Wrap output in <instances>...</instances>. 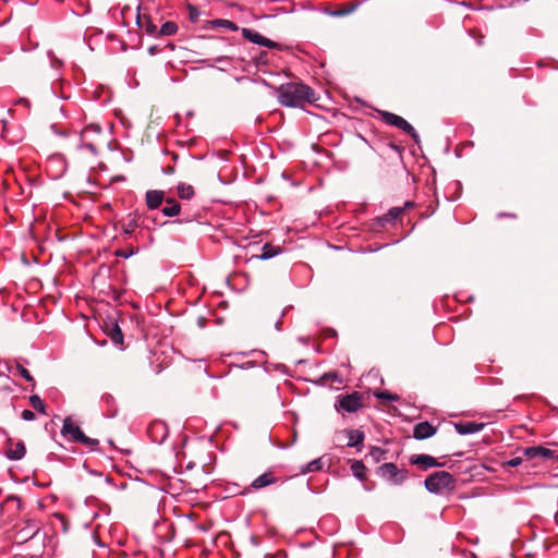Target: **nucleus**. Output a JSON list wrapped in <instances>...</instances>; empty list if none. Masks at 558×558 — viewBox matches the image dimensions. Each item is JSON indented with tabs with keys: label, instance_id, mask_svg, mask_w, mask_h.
Segmentation results:
<instances>
[{
	"label": "nucleus",
	"instance_id": "39",
	"mask_svg": "<svg viewBox=\"0 0 558 558\" xmlns=\"http://www.w3.org/2000/svg\"><path fill=\"white\" fill-rule=\"evenodd\" d=\"M166 174H171L173 173V168H168V170L165 171Z\"/></svg>",
	"mask_w": 558,
	"mask_h": 558
},
{
	"label": "nucleus",
	"instance_id": "20",
	"mask_svg": "<svg viewBox=\"0 0 558 558\" xmlns=\"http://www.w3.org/2000/svg\"><path fill=\"white\" fill-rule=\"evenodd\" d=\"M107 333L114 344L120 345L123 343V333L117 323L107 326Z\"/></svg>",
	"mask_w": 558,
	"mask_h": 558
},
{
	"label": "nucleus",
	"instance_id": "18",
	"mask_svg": "<svg viewBox=\"0 0 558 558\" xmlns=\"http://www.w3.org/2000/svg\"><path fill=\"white\" fill-rule=\"evenodd\" d=\"M136 23L140 27L144 28L146 34L150 36L157 35V26L153 23L151 19L149 16H141V14H137Z\"/></svg>",
	"mask_w": 558,
	"mask_h": 558
},
{
	"label": "nucleus",
	"instance_id": "37",
	"mask_svg": "<svg viewBox=\"0 0 558 558\" xmlns=\"http://www.w3.org/2000/svg\"><path fill=\"white\" fill-rule=\"evenodd\" d=\"M324 378H332L333 380H336L338 383H342V380L338 377V375L333 374V373L325 374Z\"/></svg>",
	"mask_w": 558,
	"mask_h": 558
},
{
	"label": "nucleus",
	"instance_id": "36",
	"mask_svg": "<svg viewBox=\"0 0 558 558\" xmlns=\"http://www.w3.org/2000/svg\"><path fill=\"white\" fill-rule=\"evenodd\" d=\"M522 463V458L515 457L507 461V465L515 468L519 466Z\"/></svg>",
	"mask_w": 558,
	"mask_h": 558
},
{
	"label": "nucleus",
	"instance_id": "1",
	"mask_svg": "<svg viewBox=\"0 0 558 558\" xmlns=\"http://www.w3.org/2000/svg\"><path fill=\"white\" fill-rule=\"evenodd\" d=\"M276 93L279 104L284 107H302L305 102L313 104L317 100L314 89L302 82L281 84Z\"/></svg>",
	"mask_w": 558,
	"mask_h": 558
},
{
	"label": "nucleus",
	"instance_id": "10",
	"mask_svg": "<svg viewBox=\"0 0 558 558\" xmlns=\"http://www.w3.org/2000/svg\"><path fill=\"white\" fill-rule=\"evenodd\" d=\"M410 462L414 465L421 466L423 470L430 468L444 466L445 463L438 462V460L429 454H413L410 458Z\"/></svg>",
	"mask_w": 558,
	"mask_h": 558
},
{
	"label": "nucleus",
	"instance_id": "5",
	"mask_svg": "<svg viewBox=\"0 0 558 558\" xmlns=\"http://www.w3.org/2000/svg\"><path fill=\"white\" fill-rule=\"evenodd\" d=\"M362 396L359 392H352L350 395L339 397L335 404L339 412L343 411L348 413L356 412L362 408Z\"/></svg>",
	"mask_w": 558,
	"mask_h": 558
},
{
	"label": "nucleus",
	"instance_id": "23",
	"mask_svg": "<svg viewBox=\"0 0 558 558\" xmlns=\"http://www.w3.org/2000/svg\"><path fill=\"white\" fill-rule=\"evenodd\" d=\"M280 252L281 248L279 246H272L271 244L267 243L262 247V254L258 257L266 260L277 256Z\"/></svg>",
	"mask_w": 558,
	"mask_h": 558
},
{
	"label": "nucleus",
	"instance_id": "3",
	"mask_svg": "<svg viewBox=\"0 0 558 558\" xmlns=\"http://www.w3.org/2000/svg\"><path fill=\"white\" fill-rule=\"evenodd\" d=\"M61 434H62V436L71 439L75 442H81V444H84L89 447L98 445V440L87 437L82 432L80 426L76 425L70 416L64 418Z\"/></svg>",
	"mask_w": 558,
	"mask_h": 558
},
{
	"label": "nucleus",
	"instance_id": "7",
	"mask_svg": "<svg viewBox=\"0 0 558 558\" xmlns=\"http://www.w3.org/2000/svg\"><path fill=\"white\" fill-rule=\"evenodd\" d=\"M101 132V128L97 124H90L86 126L81 133V145L78 148H85L89 150L93 155H97L96 143L94 141L95 136H99Z\"/></svg>",
	"mask_w": 558,
	"mask_h": 558
},
{
	"label": "nucleus",
	"instance_id": "11",
	"mask_svg": "<svg viewBox=\"0 0 558 558\" xmlns=\"http://www.w3.org/2000/svg\"><path fill=\"white\" fill-rule=\"evenodd\" d=\"M148 433L153 439V441L157 444H162L168 435V427L161 421L153 422L148 427Z\"/></svg>",
	"mask_w": 558,
	"mask_h": 558
},
{
	"label": "nucleus",
	"instance_id": "8",
	"mask_svg": "<svg viewBox=\"0 0 558 558\" xmlns=\"http://www.w3.org/2000/svg\"><path fill=\"white\" fill-rule=\"evenodd\" d=\"M242 33V36L253 43V44H256L258 46H263V47H266V48H269V49H281V45L269 39V38H266L265 36H263L262 34H259L258 32L252 29V28H242L241 31Z\"/></svg>",
	"mask_w": 558,
	"mask_h": 558
},
{
	"label": "nucleus",
	"instance_id": "32",
	"mask_svg": "<svg viewBox=\"0 0 558 558\" xmlns=\"http://www.w3.org/2000/svg\"><path fill=\"white\" fill-rule=\"evenodd\" d=\"M374 396L377 398V399H380V400H388V401H396L399 399V397L397 395H392L388 391H379V392H375Z\"/></svg>",
	"mask_w": 558,
	"mask_h": 558
},
{
	"label": "nucleus",
	"instance_id": "2",
	"mask_svg": "<svg viewBox=\"0 0 558 558\" xmlns=\"http://www.w3.org/2000/svg\"><path fill=\"white\" fill-rule=\"evenodd\" d=\"M424 485L429 493L438 495L445 490H452L454 488V478L447 471H438L427 476Z\"/></svg>",
	"mask_w": 558,
	"mask_h": 558
},
{
	"label": "nucleus",
	"instance_id": "25",
	"mask_svg": "<svg viewBox=\"0 0 558 558\" xmlns=\"http://www.w3.org/2000/svg\"><path fill=\"white\" fill-rule=\"evenodd\" d=\"M178 195L181 199H191L194 196V187L186 183H179Z\"/></svg>",
	"mask_w": 558,
	"mask_h": 558
},
{
	"label": "nucleus",
	"instance_id": "34",
	"mask_svg": "<svg viewBox=\"0 0 558 558\" xmlns=\"http://www.w3.org/2000/svg\"><path fill=\"white\" fill-rule=\"evenodd\" d=\"M48 56L50 58V63H51L52 68L58 69V68L62 66V64H63L62 61L59 60L57 57H54L51 51L48 52Z\"/></svg>",
	"mask_w": 558,
	"mask_h": 558
},
{
	"label": "nucleus",
	"instance_id": "22",
	"mask_svg": "<svg viewBox=\"0 0 558 558\" xmlns=\"http://www.w3.org/2000/svg\"><path fill=\"white\" fill-rule=\"evenodd\" d=\"M167 206L162 208V214L167 217H175L180 213V204L173 198L166 199Z\"/></svg>",
	"mask_w": 558,
	"mask_h": 558
},
{
	"label": "nucleus",
	"instance_id": "14",
	"mask_svg": "<svg viewBox=\"0 0 558 558\" xmlns=\"http://www.w3.org/2000/svg\"><path fill=\"white\" fill-rule=\"evenodd\" d=\"M436 434V428L428 422H421L414 426L413 436L416 439H426Z\"/></svg>",
	"mask_w": 558,
	"mask_h": 558
},
{
	"label": "nucleus",
	"instance_id": "38",
	"mask_svg": "<svg viewBox=\"0 0 558 558\" xmlns=\"http://www.w3.org/2000/svg\"><path fill=\"white\" fill-rule=\"evenodd\" d=\"M413 206H414V203H413V202H411V201H407V202L404 203L403 207H402V208H403V211H404L407 208H411V207H413Z\"/></svg>",
	"mask_w": 558,
	"mask_h": 558
},
{
	"label": "nucleus",
	"instance_id": "30",
	"mask_svg": "<svg viewBox=\"0 0 558 558\" xmlns=\"http://www.w3.org/2000/svg\"><path fill=\"white\" fill-rule=\"evenodd\" d=\"M369 457L375 461L379 462L386 458V450L379 448V447H373L369 450Z\"/></svg>",
	"mask_w": 558,
	"mask_h": 558
},
{
	"label": "nucleus",
	"instance_id": "24",
	"mask_svg": "<svg viewBox=\"0 0 558 558\" xmlns=\"http://www.w3.org/2000/svg\"><path fill=\"white\" fill-rule=\"evenodd\" d=\"M322 468H323L322 458L314 459V460L310 461L308 463L301 466V473L306 474V473L317 472V471L322 470Z\"/></svg>",
	"mask_w": 558,
	"mask_h": 558
},
{
	"label": "nucleus",
	"instance_id": "21",
	"mask_svg": "<svg viewBox=\"0 0 558 558\" xmlns=\"http://www.w3.org/2000/svg\"><path fill=\"white\" fill-rule=\"evenodd\" d=\"M403 214V208L401 207H392L387 214L379 218L381 225L384 223H393L401 215Z\"/></svg>",
	"mask_w": 558,
	"mask_h": 558
},
{
	"label": "nucleus",
	"instance_id": "12",
	"mask_svg": "<svg viewBox=\"0 0 558 558\" xmlns=\"http://www.w3.org/2000/svg\"><path fill=\"white\" fill-rule=\"evenodd\" d=\"M485 427L484 423H476V422H458L454 423V429L460 435H471L476 434L483 430Z\"/></svg>",
	"mask_w": 558,
	"mask_h": 558
},
{
	"label": "nucleus",
	"instance_id": "42",
	"mask_svg": "<svg viewBox=\"0 0 558 558\" xmlns=\"http://www.w3.org/2000/svg\"><path fill=\"white\" fill-rule=\"evenodd\" d=\"M348 12H349V11H347V13H348ZM337 14H338V15H341V14H345V12H338Z\"/></svg>",
	"mask_w": 558,
	"mask_h": 558
},
{
	"label": "nucleus",
	"instance_id": "31",
	"mask_svg": "<svg viewBox=\"0 0 558 558\" xmlns=\"http://www.w3.org/2000/svg\"><path fill=\"white\" fill-rule=\"evenodd\" d=\"M137 252H138L137 248L130 246L126 248L116 251V256L126 259V258H130L131 256L135 255Z\"/></svg>",
	"mask_w": 558,
	"mask_h": 558
},
{
	"label": "nucleus",
	"instance_id": "40",
	"mask_svg": "<svg viewBox=\"0 0 558 558\" xmlns=\"http://www.w3.org/2000/svg\"><path fill=\"white\" fill-rule=\"evenodd\" d=\"M148 51H149V53H150V54H154V52H155V47H150Z\"/></svg>",
	"mask_w": 558,
	"mask_h": 558
},
{
	"label": "nucleus",
	"instance_id": "4",
	"mask_svg": "<svg viewBox=\"0 0 558 558\" xmlns=\"http://www.w3.org/2000/svg\"><path fill=\"white\" fill-rule=\"evenodd\" d=\"M380 114H381L383 120L387 124L393 125V126L404 131L416 143H418L420 136H418L417 132L415 131V129L405 119H403L402 117H400L398 114H395V113H391V112H387V111H381Z\"/></svg>",
	"mask_w": 558,
	"mask_h": 558
},
{
	"label": "nucleus",
	"instance_id": "41",
	"mask_svg": "<svg viewBox=\"0 0 558 558\" xmlns=\"http://www.w3.org/2000/svg\"><path fill=\"white\" fill-rule=\"evenodd\" d=\"M276 329H277V330H280V322H277V323H276Z\"/></svg>",
	"mask_w": 558,
	"mask_h": 558
},
{
	"label": "nucleus",
	"instance_id": "26",
	"mask_svg": "<svg viewBox=\"0 0 558 558\" xmlns=\"http://www.w3.org/2000/svg\"><path fill=\"white\" fill-rule=\"evenodd\" d=\"M177 32H178L177 23H174L172 21H168L161 25V27L157 34L159 36H172L174 34H177Z\"/></svg>",
	"mask_w": 558,
	"mask_h": 558
},
{
	"label": "nucleus",
	"instance_id": "27",
	"mask_svg": "<svg viewBox=\"0 0 558 558\" xmlns=\"http://www.w3.org/2000/svg\"><path fill=\"white\" fill-rule=\"evenodd\" d=\"M31 405L38 411L39 413L46 414V404L44 400L38 395H33L29 397Z\"/></svg>",
	"mask_w": 558,
	"mask_h": 558
},
{
	"label": "nucleus",
	"instance_id": "29",
	"mask_svg": "<svg viewBox=\"0 0 558 558\" xmlns=\"http://www.w3.org/2000/svg\"><path fill=\"white\" fill-rule=\"evenodd\" d=\"M25 454V447L23 444H17L14 449H11L8 452V458L11 460H20Z\"/></svg>",
	"mask_w": 558,
	"mask_h": 558
},
{
	"label": "nucleus",
	"instance_id": "28",
	"mask_svg": "<svg viewBox=\"0 0 558 558\" xmlns=\"http://www.w3.org/2000/svg\"><path fill=\"white\" fill-rule=\"evenodd\" d=\"M365 465L363 464L362 461H353V463L351 464V471L353 473V475L359 478V480H363L364 476H365Z\"/></svg>",
	"mask_w": 558,
	"mask_h": 558
},
{
	"label": "nucleus",
	"instance_id": "33",
	"mask_svg": "<svg viewBox=\"0 0 558 558\" xmlns=\"http://www.w3.org/2000/svg\"><path fill=\"white\" fill-rule=\"evenodd\" d=\"M219 24L222 25L223 27H226L229 31H232V32L238 31V25L235 23H233L232 21L220 20Z\"/></svg>",
	"mask_w": 558,
	"mask_h": 558
},
{
	"label": "nucleus",
	"instance_id": "15",
	"mask_svg": "<svg viewBox=\"0 0 558 558\" xmlns=\"http://www.w3.org/2000/svg\"><path fill=\"white\" fill-rule=\"evenodd\" d=\"M8 364V371L13 375H20L24 379L34 384V378L31 373L16 360L10 361Z\"/></svg>",
	"mask_w": 558,
	"mask_h": 558
},
{
	"label": "nucleus",
	"instance_id": "13",
	"mask_svg": "<svg viewBox=\"0 0 558 558\" xmlns=\"http://www.w3.org/2000/svg\"><path fill=\"white\" fill-rule=\"evenodd\" d=\"M165 199V192L159 190H149L145 194V202L148 209L159 208Z\"/></svg>",
	"mask_w": 558,
	"mask_h": 558
},
{
	"label": "nucleus",
	"instance_id": "17",
	"mask_svg": "<svg viewBox=\"0 0 558 558\" xmlns=\"http://www.w3.org/2000/svg\"><path fill=\"white\" fill-rule=\"evenodd\" d=\"M275 483L276 477L270 472H265L252 482L251 487L257 490Z\"/></svg>",
	"mask_w": 558,
	"mask_h": 558
},
{
	"label": "nucleus",
	"instance_id": "35",
	"mask_svg": "<svg viewBox=\"0 0 558 558\" xmlns=\"http://www.w3.org/2000/svg\"><path fill=\"white\" fill-rule=\"evenodd\" d=\"M21 417L24 420V421H34L36 418V415L33 411L31 410H24L21 414Z\"/></svg>",
	"mask_w": 558,
	"mask_h": 558
},
{
	"label": "nucleus",
	"instance_id": "6",
	"mask_svg": "<svg viewBox=\"0 0 558 558\" xmlns=\"http://www.w3.org/2000/svg\"><path fill=\"white\" fill-rule=\"evenodd\" d=\"M378 473L393 485H400L407 480L405 471L399 470L392 462L380 465Z\"/></svg>",
	"mask_w": 558,
	"mask_h": 558
},
{
	"label": "nucleus",
	"instance_id": "16",
	"mask_svg": "<svg viewBox=\"0 0 558 558\" xmlns=\"http://www.w3.org/2000/svg\"><path fill=\"white\" fill-rule=\"evenodd\" d=\"M138 228V223L135 218H129L126 221H124L121 226L122 229V235L124 239H138V234L136 232V229Z\"/></svg>",
	"mask_w": 558,
	"mask_h": 558
},
{
	"label": "nucleus",
	"instance_id": "19",
	"mask_svg": "<svg viewBox=\"0 0 558 558\" xmlns=\"http://www.w3.org/2000/svg\"><path fill=\"white\" fill-rule=\"evenodd\" d=\"M348 436L347 446L350 448L359 447L364 441V433L360 429H348L345 430Z\"/></svg>",
	"mask_w": 558,
	"mask_h": 558
},
{
	"label": "nucleus",
	"instance_id": "9",
	"mask_svg": "<svg viewBox=\"0 0 558 558\" xmlns=\"http://www.w3.org/2000/svg\"><path fill=\"white\" fill-rule=\"evenodd\" d=\"M524 456L529 459L542 458L544 460L558 459L557 450L542 446H532L524 449Z\"/></svg>",
	"mask_w": 558,
	"mask_h": 558
}]
</instances>
